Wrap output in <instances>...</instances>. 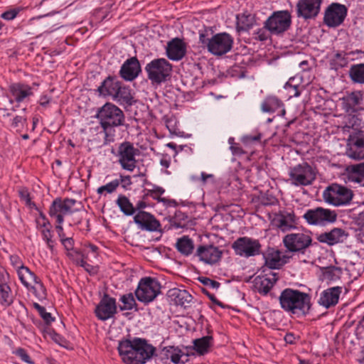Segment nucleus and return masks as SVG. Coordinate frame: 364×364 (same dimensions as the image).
<instances>
[{
  "label": "nucleus",
  "instance_id": "4c0bfd02",
  "mask_svg": "<svg viewBox=\"0 0 364 364\" xmlns=\"http://www.w3.org/2000/svg\"><path fill=\"white\" fill-rule=\"evenodd\" d=\"M348 75L353 82L364 84V63L352 65Z\"/></svg>",
  "mask_w": 364,
  "mask_h": 364
},
{
  "label": "nucleus",
  "instance_id": "58836bf2",
  "mask_svg": "<svg viewBox=\"0 0 364 364\" xmlns=\"http://www.w3.org/2000/svg\"><path fill=\"white\" fill-rule=\"evenodd\" d=\"M213 341V337L210 336H203L200 338L193 341L194 350L198 355H204L209 351Z\"/></svg>",
  "mask_w": 364,
  "mask_h": 364
},
{
  "label": "nucleus",
  "instance_id": "0e129e2a",
  "mask_svg": "<svg viewBox=\"0 0 364 364\" xmlns=\"http://www.w3.org/2000/svg\"><path fill=\"white\" fill-rule=\"evenodd\" d=\"M147 206V204L146 203L144 200V198L139 201H138L136 203V204L134 206V208H135V213L136 212H145L144 210H143L145 208H146Z\"/></svg>",
  "mask_w": 364,
  "mask_h": 364
},
{
  "label": "nucleus",
  "instance_id": "ddd939ff",
  "mask_svg": "<svg viewBox=\"0 0 364 364\" xmlns=\"http://www.w3.org/2000/svg\"><path fill=\"white\" fill-rule=\"evenodd\" d=\"M291 183L294 186H309L316 179V171L308 163L304 162L290 169Z\"/></svg>",
  "mask_w": 364,
  "mask_h": 364
},
{
  "label": "nucleus",
  "instance_id": "0eeeda50",
  "mask_svg": "<svg viewBox=\"0 0 364 364\" xmlns=\"http://www.w3.org/2000/svg\"><path fill=\"white\" fill-rule=\"evenodd\" d=\"M145 70L152 84L159 85L171 75L172 65L165 58H157L147 63Z\"/></svg>",
  "mask_w": 364,
  "mask_h": 364
},
{
  "label": "nucleus",
  "instance_id": "a878e982",
  "mask_svg": "<svg viewBox=\"0 0 364 364\" xmlns=\"http://www.w3.org/2000/svg\"><path fill=\"white\" fill-rule=\"evenodd\" d=\"M343 108L348 113H355L362 108L360 105L363 101V95L361 91H354L348 93L342 98Z\"/></svg>",
  "mask_w": 364,
  "mask_h": 364
},
{
  "label": "nucleus",
  "instance_id": "2eb2a0df",
  "mask_svg": "<svg viewBox=\"0 0 364 364\" xmlns=\"http://www.w3.org/2000/svg\"><path fill=\"white\" fill-rule=\"evenodd\" d=\"M348 13L347 7L339 3L331 4L325 10L323 23L329 28H336L341 25Z\"/></svg>",
  "mask_w": 364,
  "mask_h": 364
},
{
  "label": "nucleus",
  "instance_id": "2f4dec72",
  "mask_svg": "<svg viewBox=\"0 0 364 364\" xmlns=\"http://www.w3.org/2000/svg\"><path fill=\"white\" fill-rule=\"evenodd\" d=\"M277 281V278L275 274H272L271 278L266 276H257L254 280V286L259 293L266 295Z\"/></svg>",
  "mask_w": 364,
  "mask_h": 364
},
{
  "label": "nucleus",
  "instance_id": "5701e85b",
  "mask_svg": "<svg viewBox=\"0 0 364 364\" xmlns=\"http://www.w3.org/2000/svg\"><path fill=\"white\" fill-rule=\"evenodd\" d=\"M134 223L141 229L149 232L161 231V224L148 212H138L134 217Z\"/></svg>",
  "mask_w": 364,
  "mask_h": 364
},
{
  "label": "nucleus",
  "instance_id": "13d9d810",
  "mask_svg": "<svg viewBox=\"0 0 364 364\" xmlns=\"http://www.w3.org/2000/svg\"><path fill=\"white\" fill-rule=\"evenodd\" d=\"M18 13V10L11 9V10L4 12L1 16V18H3L5 20L10 21V20H13L14 18H15L16 16H17Z\"/></svg>",
  "mask_w": 364,
  "mask_h": 364
},
{
  "label": "nucleus",
  "instance_id": "a19ab883",
  "mask_svg": "<svg viewBox=\"0 0 364 364\" xmlns=\"http://www.w3.org/2000/svg\"><path fill=\"white\" fill-rule=\"evenodd\" d=\"M116 203L119 208L120 210L125 215L130 216L135 213L134 205L130 202L129 199L127 196L124 195H119L116 201Z\"/></svg>",
  "mask_w": 364,
  "mask_h": 364
},
{
  "label": "nucleus",
  "instance_id": "dca6fc26",
  "mask_svg": "<svg viewBox=\"0 0 364 364\" xmlns=\"http://www.w3.org/2000/svg\"><path fill=\"white\" fill-rule=\"evenodd\" d=\"M298 218L296 216L294 211L291 210H279L277 213L274 214V218L272 220L273 226L279 229L282 232L290 231L296 228Z\"/></svg>",
  "mask_w": 364,
  "mask_h": 364
},
{
  "label": "nucleus",
  "instance_id": "f3484780",
  "mask_svg": "<svg viewBox=\"0 0 364 364\" xmlns=\"http://www.w3.org/2000/svg\"><path fill=\"white\" fill-rule=\"evenodd\" d=\"M233 43V38L227 33L214 35L208 44V51L215 55H222L229 52Z\"/></svg>",
  "mask_w": 364,
  "mask_h": 364
},
{
  "label": "nucleus",
  "instance_id": "680f3d73",
  "mask_svg": "<svg viewBox=\"0 0 364 364\" xmlns=\"http://www.w3.org/2000/svg\"><path fill=\"white\" fill-rule=\"evenodd\" d=\"M62 244L64 245L66 250H72L74 245V240L72 237H64L60 240Z\"/></svg>",
  "mask_w": 364,
  "mask_h": 364
},
{
  "label": "nucleus",
  "instance_id": "f03ea898",
  "mask_svg": "<svg viewBox=\"0 0 364 364\" xmlns=\"http://www.w3.org/2000/svg\"><path fill=\"white\" fill-rule=\"evenodd\" d=\"M279 301L281 308L292 314L306 315L311 306V296L308 294L291 288L281 292Z\"/></svg>",
  "mask_w": 364,
  "mask_h": 364
},
{
  "label": "nucleus",
  "instance_id": "de8ad7c7",
  "mask_svg": "<svg viewBox=\"0 0 364 364\" xmlns=\"http://www.w3.org/2000/svg\"><path fill=\"white\" fill-rule=\"evenodd\" d=\"M119 186V181L117 179H115L108 183H107L105 186H102L99 187L97 190V193L102 194L105 191H106L107 193H112L116 191L117 187Z\"/></svg>",
  "mask_w": 364,
  "mask_h": 364
},
{
  "label": "nucleus",
  "instance_id": "49530a36",
  "mask_svg": "<svg viewBox=\"0 0 364 364\" xmlns=\"http://www.w3.org/2000/svg\"><path fill=\"white\" fill-rule=\"evenodd\" d=\"M341 268L332 267L326 272L325 276L328 281L336 282L341 279Z\"/></svg>",
  "mask_w": 364,
  "mask_h": 364
},
{
  "label": "nucleus",
  "instance_id": "39448f33",
  "mask_svg": "<svg viewBox=\"0 0 364 364\" xmlns=\"http://www.w3.org/2000/svg\"><path fill=\"white\" fill-rule=\"evenodd\" d=\"M80 208V203L75 199L57 198L52 202L48 213L50 217L56 219L58 224H62L65 216L72 215Z\"/></svg>",
  "mask_w": 364,
  "mask_h": 364
},
{
  "label": "nucleus",
  "instance_id": "c756f323",
  "mask_svg": "<svg viewBox=\"0 0 364 364\" xmlns=\"http://www.w3.org/2000/svg\"><path fill=\"white\" fill-rule=\"evenodd\" d=\"M168 296L177 306H186L192 300V296L186 291L173 288L168 291Z\"/></svg>",
  "mask_w": 364,
  "mask_h": 364
},
{
  "label": "nucleus",
  "instance_id": "9d476101",
  "mask_svg": "<svg viewBox=\"0 0 364 364\" xmlns=\"http://www.w3.org/2000/svg\"><path fill=\"white\" fill-rule=\"evenodd\" d=\"M139 154V150L132 143L124 141L119 145L116 156L122 168L132 172L136 167V156Z\"/></svg>",
  "mask_w": 364,
  "mask_h": 364
},
{
  "label": "nucleus",
  "instance_id": "3c124183",
  "mask_svg": "<svg viewBox=\"0 0 364 364\" xmlns=\"http://www.w3.org/2000/svg\"><path fill=\"white\" fill-rule=\"evenodd\" d=\"M26 124V118L23 116H16L12 121L11 127L16 129V131L20 132Z\"/></svg>",
  "mask_w": 364,
  "mask_h": 364
},
{
  "label": "nucleus",
  "instance_id": "f257e3e1",
  "mask_svg": "<svg viewBox=\"0 0 364 364\" xmlns=\"http://www.w3.org/2000/svg\"><path fill=\"white\" fill-rule=\"evenodd\" d=\"M117 349L122 361L127 364H144L154 355L156 350L145 339L139 338L119 341Z\"/></svg>",
  "mask_w": 364,
  "mask_h": 364
},
{
  "label": "nucleus",
  "instance_id": "20e7f679",
  "mask_svg": "<svg viewBox=\"0 0 364 364\" xmlns=\"http://www.w3.org/2000/svg\"><path fill=\"white\" fill-rule=\"evenodd\" d=\"M302 218L309 226L324 228L336 223L338 214L334 210L319 206L306 210Z\"/></svg>",
  "mask_w": 364,
  "mask_h": 364
},
{
  "label": "nucleus",
  "instance_id": "338daca9",
  "mask_svg": "<svg viewBox=\"0 0 364 364\" xmlns=\"http://www.w3.org/2000/svg\"><path fill=\"white\" fill-rule=\"evenodd\" d=\"M50 101V97H48L47 95H44L40 98L39 103L41 106L46 107L48 105Z\"/></svg>",
  "mask_w": 364,
  "mask_h": 364
},
{
  "label": "nucleus",
  "instance_id": "603ef678",
  "mask_svg": "<svg viewBox=\"0 0 364 364\" xmlns=\"http://www.w3.org/2000/svg\"><path fill=\"white\" fill-rule=\"evenodd\" d=\"M267 29L264 26L263 28H259L256 32L253 33V38L259 41H267L269 38V34L267 32Z\"/></svg>",
  "mask_w": 364,
  "mask_h": 364
},
{
  "label": "nucleus",
  "instance_id": "7c9ffc66",
  "mask_svg": "<svg viewBox=\"0 0 364 364\" xmlns=\"http://www.w3.org/2000/svg\"><path fill=\"white\" fill-rule=\"evenodd\" d=\"M346 172L350 182L364 186V162L347 166Z\"/></svg>",
  "mask_w": 364,
  "mask_h": 364
},
{
  "label": "nucleus",
  "instance_id": "6e6d98bb",
  "mask_svg": "<svg viewBox=\"0 0 364 364\" xmlns=\"http://www.w3.org/2000/svg\"><path fill=\"white\" fill-rule=\"evenodd\" d=\"M16 355H18L23 361L29 364H34L25 349L21 348H18L16 350Z\"/></svg>",
  "mask_w": 364,
  "mask_h": 364
},
{
  "label": "nucleus",
  "instance_id": "79ce46f5",
  "mask_svg": "<svg viewBox=\"0 0 364 364\" xmlns=\"http://www.w3.org/2000/svg\"><path fill=\"white\" fill-rule=\"evenodd\" d=\"M171 226L176 229L184 228L187 226L188 222V216L186 213L177 210L173 217L169 219Z\"/></svg>",
  "mask_w": 364,
  "mask_h": 364
},
{
  "label": "nucleus",
  "instance_id": "ea45409f",
  "mask_svg": "<svg viewBox=\"0 0 364 364\" xmlns=\"http://www.w3.org/2000/svg\"><path fill=\"white\" fill-rule=\"evenodd\" d=\"M347 55L348 53L344 51H336L330 60L331 69L338 70L346 67L348 63Z\"/></svg>",
  "mask_w": 364,
  "mask_h": 364
},
{
  "label": "nucleus",
  "instance_id": "37998d69",
  "mask_svg": "<svg viewBox=\"0 0 364 364\" xmlns=\"http://www.w3.org/2000/svg\"><path fill=\"white\" fill-rule=\"evenodd\" d=\"M254 17L251 14H242L237 16V31H248L254 25Z\"/></svg>",
  "mask_w": 364,
  "mask_h": 364
},
{
  "label": "nucleus",
  "instance_id": "9b49d317",
  "mask_svg": "<svg viewBox=\"0 0 364 364\" xmlns=\"http://www.w3.org/2000/svg\"><path fill=\"white\" fill-rule=\"evenodd\" d=\"M17 272L21 282L25 287L31 289L38 298L46 297V289L43 283L27 267L21 264Z\"/></svg>",
  "mask_w": 364,
  "mask_h": 364
},
{
  "label": "nucleus",
  "instance_id": "bf43d9fd",
  "mask_svg": "<svg viewBox=\"0 0 364 364\" xmlns=\"http://www.w3.org/2000/svg\"><path fill=\"white\" fill-rule=\"evenodd\" d=\"M37 228L41 229H46L50 227V223L46 217H43V220H36Z\"/></svg>",
  "mask_w": 364,
  "mask_h": 364
},
{
  "label": "nucleus",
  "instance_id": "72a5a7b5",
  "mask_svg": "<svg viewBox=\"0 0 364 364\" xmlns=\"http://www.w3.org/2000/svg\"><path fill=\"white\" fill-rule=\"evenodd\" d=\"M112 99L121 105H132L134 102V97L131 93V90L127 86L121 84L119 88L116 92Z\"/></svg>",
  "mask_w": 364,
  "mask_h": 364
},
{
  "label": "nucleus",
  "instance_id": "6ab92c4d",
  "mask_svg": "<svg viewBox=\"0 0 364 364\" xmlns=\"http://www.w3.org/2000/svg\"><path fill=\"white\" fill-rule=\"evenodd\" d=\"M322 0H299L296 15L305 20L316 18L320 12Z\"/></svg>",
  "mask_w": 364,
  "mask_h": 364
},
{
  "label": "nucleus",
  "instance_id": "7ed1b4c3",
  "mask_svg": "<svg viewBox=\"0 0 364 364\" xmlns=\"http://www.w3.org/2000/svg\"><path fill=\"white\" fill-rule=\"evenodd\" d=\"M96 118L105 135V140L114 136V128L125 125L123 111L112 102H106L98 109Z\"/></svg>",
  "mask_w": 364,
  "mask_h": 364
},
{
  "label": "nucleus",
  "instance_id": "5fc2aeb1",
  "mask_svg": "<svg viewBox=\"0 0 364 364\" xmlns=\"http://www.w3.org/2000/svg\"><path fill=\"white\" fill-rule=\"evenodd\" d=\"M199 281L205 286L210 287L213 289H218L220 286V282L213 280L208 277H201L198 278Z\"/></svg>",
  "mask_w": 364,
  "mask_h": 364
},
{
  "label": "nucleus",
  "instance_id": "e2e57ef3",
  "mask_svg": "<svg viewBox=\"0 0 364 364\" xmlns=\"http://www.w3.org/2000/svg\"><path fill=\"white\" fill-rule=\"evenodd\" d=\"M199 41L202 44L203 47H206L208 49V44L210 41V38H208L207 34L200 33L199 35Z\"/></svg>",
  "mask_w": 364,
  "mask_h": 364
},
{
  "label": "nucleus",
  "instance_id": "4d7b16f0",
  "mask_svg": "<svg viewBox=\"0 0 364 364\" xmlns=\"http://www.w3.org/2000/svg\"><path fill=\"white\" fill-rule=\"evenodd\" d=\"M18 194L22 200H24L26 202V204L28 205H33L34 203H31V199L30 198V194L28 193V191L26 188H21L18 190Z\"/></svg>",
  "mask_w": 364,
  "mask_h": 364
},
{
  "label": "nucleus",
  "instance_id": "aec40b11",
  "mask_svg": "<svg viewBox=\"0 0 364 364\" xmlns=\"http://www.w3.org/2000/svg\"><path fill=\"white\" fill-rule=\"evenodd\" d=\"M316 239L320 243L326 244L328 246L343 243L348 237V233L341 228H333L329 231L316 233Z\"/></svg>",
  "mask_w": 364,
  "mask_h": 364
},
{
  "label": "nucleus",
  "instance_id": "412c9836",
  "mask_svg": "<svg viewBox=\"0 0 364 364\" xmlns=\"http://www.w3.org/2000/svg\"><path fill=\"white\" fill-rule=\"evenodd\" d=\"M346 155L353 159H364V134H352L348 139Z\"/></svg>",
  "mask_w": 364,
  "mask_h": 364
},
{
  "label": "nucleus",
  "instance_id": "864d4df0",
  "mask_svg": "<svg viewBox=\"0 0 364 364\" xmlns=\"http://www.w3.org/2000/svg\"><path fill=\"white\" fill-rule=\"evenodd\" d=\"M285 90L289 94V98L293 97H299L300 95V91L299 90V85H291L289 82L284 85Z\"/></svg>",
  "mask_w": 364,
  "mask_h": 364
},
{
  "label": "nucleus",
  "instance_id": "f8f14e48",
  "mask_svg": "<svg viewBox=\"0 0 364 364\" xmlns=\"http://www.w3.org/2000/svg\"><path fill=\"white\" fill-rule=\"evenodd\" d=\"M291 16L288 11H274L264 22V27L272 34H281L289 29Z\"/></svg>",
  "mask_w": 364,
  "mask_h": 364
},
{
  "label": "nucleus",
  "instance_id": "774afa93",
  "mask_svg": "<svg viewBox=\"0 0 364 364\" xmlns=\"http://www.w3.org/2000/svg\"><path fill=\"white\" fill-rule=\"evenodd\" d=\"M357 360L360 364H364V345L361 348Z\"/></svg>",
  "mask_w": 364,
  "mask_h": 364
},
{
  "label": "nucleus",
  "instance_id": "393cba45",
  "mask_svg": "<svg viewBox=\"0 0 364 364\" xmlns=\"http://www.w3.org/2000/svg\"><path fill=\"white\" fill-rule=\"evenodd\" d=\"M186 43L183 39L174 38L167 43L166 53L170 60L178 61L186 55Z\"/></svg>",
  "mask_w": 364,
  "mask_h": 364
},
{
  "label": "nucleus",
  "instance_id": "c9c22d12",
  "mask_svg": "<svg viewBox=\"0 0 364 364\" xmlns=\"http://www.w3.org/2000/svg\"><path fill=\"white\" fill-rule=\"evenodd\" d=\"M283 102L275 96H268L261 105V109L264 112L272 113L280 108H283Z\"/></svg>",
  "mask_w": 364,
  "mask_h": 364
},
{
  "label": "nucleus",
  "instance_id": "6e6552de",
  "mask_svg": "<svg viewBox=\"0 0 364 364\" xmlns=\"http://www.w3.org/2000/svg\"><path fill=\"white\" fill-rule=\"evenodd\" d=\"M161 287L160 282L156 278L143 277L139 282L135 296L139 301L148 304L161 294Z\"/></svg>",
  "mask_w": 364,
  "mask_h": 364
},
{
  "label": "nucleus",
  "instance_id": "473e14b6",
  "mask_svg": "<svg viewBox=\"0 0 364 364\" xmlns=\"http://www.w3.org/2000/svg\"><path fill=\"white\" fill-rule=\"evenodd\" d=\"M363 122L360 118L356 115H349L342 130L343 132L349 133V135L360 134H363Z\"/></svg>",
  "mask_w": 364,
  "mask_h": 364
},
{
  "label": "nucleus",
  "instance_id": "a18cd8bd",
  "mask_svg": "<svg viewBox=\"0 0 364 364\" xmlns=\"http://www.w3.org/2000/svg\"><path fill=\"white\" fill-rule=\"evenodd\" d=\"M120 301L123 305L119 306L121 311L132 310L136 306V301L132 293L121 296Z\"/></svg>",
  "mask_w": 364,
  "mask_h": 364
},
{
  "label": "nucleus",
  "instance_id": "052dcab7",
  "mask_svg": "<svg viewBox=\"0 0 364 364\" xmlns=\"http://www.w3.org/2000/svg\"><path fill=\"white\" fill-rule=\"evenodd\" d=\"M38 313L41 318L47 324L50 323L54 320L51 314L48 312H46V309L44 307L43 309V311H39Z\"/></svg>",
  "mask_w": 364,
  "mask_h": 364
},
{
  "label": "nucleus",
  "instance_id": "e433bc0d",
  "mask_svg": "<svg viewBox=\"0 0 364 364\" xmlns=\"http://www.w3.org/2000/svg\"><path fill=\"white\" fill-rule=\"evenodd\" d=\"M160 354L161 359H170L174 364L179 363L181 358L184 355L178 348L173 346L164 347Z\"/></svg>",
  "mask_w": 364,
  "mask_h": 364
},
{
  "label": "nucleus",
  "instance_id": "4be33fe9",
  "mask_svg": "<svg viewBox=\"0 0 364 364\" xmlns=\"http://www.w3.org/2000/svg\"><path fill=\"white\" fill-rule=\"evenodd\" d=\"M223 252L213 245H202L197 247L195 255L205 264H214L220 261Z\"/></svg>",
  "mask_w": 364,
  "mask_h": 364
},
{
  "label": "nucleus",
  "instance_id": "09e8293b",
  "mask_svg": "<svg viewBox=\"0 0 364 364\" xmlns=\"http://www.w3.org/2000/svg\"><path fill=\"white\" fill-rule=\"evenodd\" d=\"M165 192V190L160 186H153V188L150 190H147V193L146 194V196H150L153 198L154 200H158L159 202H161V199L164 198H161V196Z\"/></svg>",
  "mask_w": 364,
  "mask_h": 364
},
{
  "label": "nucleus",
  "instance_id": "f704fd0d",
  "mask_svg": "<svg viewBox=\"0 0 364 364\" xmlns=\"http://www.w3.org/2000/svg\"><path fill=\"white\" fill-rule=\"evenodd\" d=\"M175 247L182 255L186 257L191 255L195 247L193 240L187 235L178 238Z\"/></svg>",
  "mask_w": 364,
  "mask_h": 364
},
{
  "label": "nucleus",
  "instance_id": "b1692460",
  "mask_svg": "<svg viewBox=\"0 0 364 364\" xmlns=\"http://www.w3.org/2000/svg\"><path fill=\"white\" fill-rule=\"evenodd\" d=\"M141 72L139 61L136 57L128 58L121 66L120 77L126 81H133Z\"/></svg>",
  "mask_w": 364,
  "mask_h": 364
},
{
  "label": "nucleus",
  "instance_id": "4468645a",
  "mask_svg": "<svg viewBox=\"0 0 364 364\" xmlns=\"http://www.w3.org/2000/svg\"><path fill=\"white\" fill-rule=\"evenodd\" d=\"M262 245L258 240L248 237H238L232 244L235 255L243 257H250L261 253Z\"/></svg>",
  "mask_w": 364,
  "mask_h": 364
},
{
  "label": "nucleus",
  "instance_id": "a211bd4d",
  "mask_svg": "<svg viewBox=\"0 0 364 364\" xmlns=\"http://www.w3.org/2000/svg\"><path fill=\"white\" fill-rule=\"evenodd\" d=\"M117 312L116 299L107 294H104L95 310L96 316L101 321H107L114 317Z\"/></svg>",
  "mask_w": 364,
  "mask_h": 364
},
{
  "label": "nucleus",
  "instance_id": "1a4fd4ad",
  "mask_svg": "<svg viewBox=\"0 0 364 364\" xmlns=\"http://www.w3.org/2000/svg\"><path fill=\"white\" fill-rule=\"evenodd\" d=\"M311 232L289 233L283 237L284 247L289 252L304 254L313 245Z\"/></svg>",
  "mask_w": 364,
  "mask_h": 364
},
{
  "label": "nucleus",
  "instance_id": "69168bd1",
  "mask_svg": "<svg viewBox=\"0 0 364 364\" xmlns=\"http://www.w3.org/2000/svg\"><path fill=\"white\" fill-rule=\"evenodd\" d=\"M203 291L207 294V296L209 297L210 301H213L215 304H216V305H218V306H220L222 308L225 307V305L221 301L218 300L216 299V297L213 294H211L208 293L205 290H204Z\"/></svg>",
  "mask_w": 364,
  "mask_h": 364
},
{
  "label": "nucleus",
  "instance_id": "c03bdc74",
  "mask_svg": "<svg viewBox=\"0 0 364 364\" xmlns=\"http://www.w3.org/2000/svg\"><path fill=\"white\" fill-rule=\"evenodd\" d=\"M282 264L279 251H274L265 257V264L270 269H279Z\"/></svg>",
  "mask_w": 364,
  "mask_h": 364
},
{
  "label": "nucleus",
  "instance_id": "c85d7f7f",
  "mask_svg": "<svg viewBox=\"0 0 364 364\" xmlns=\"http://www.w3.org/2000/svg\"><path fill=\"white\" fill-rule=\"evenodd\" d=\"M9 91L17 102H23L26 97L33 95L32 88L26 84L14 83L9 86Z\"/></svg>",
  "mask_w": 364,
  "mask_h": 364
},
{
  "label": "nucleus",
  "instance_id": "8fccbe9b",
  "mask_svg": "<svg viewBox=\"0 0 364 364\" xmlns=\"http://www.w3.org/2000/svg\"><path fill=\"white\" fill-rule=\"evenodd\" d=\"M41 235L43 236V239L46 241L48 247L51 250H53V247L55 245V241L53 240H52L53 235L51 234L50 228H46V229H42L41 230Z\"/></svg>",
  "mask_w": 364,
  "mask_h": 364
},
{
  "label": "nucleus",
  "instance_id": "bb28decb",
  "mask_svg": "<svg viewBox=\"0 0 364 364\" xmlns=\"http://www.w3.org/2000/svg\"><path fill=\"white\" fill-rule=\"evenodd\" d=\"M342 292L341 287L328 288L321 294L318 304L326 309L336 305Z\"/></svg>",
  "mask_w": 364,
  "mask_h": 364
},
{
  "label": "nucleus",
  "instance_id": "423d86ee",
  "mask_svg": "<svg viewBox=\"0 0 364 364\" xmlns=\"http://www.w3.org/2000/svg\"><path fill=\"white\" fill-rule=\"evenodd\" d=\"M353 196L350 189L337 183L331 184L323 193L325 202L337 207L350 204Z\"/></svg>",
  "mask_w": 364,
  "mask_h": 364
},
{
  "label": "nucleus",
  "instance_id": "cd10ccee",
  "mask_svg": "<svg viewBox=\"0 0 364 364\" xmlns=\"http://www.w3.org/2000/svg\"><path fill=\"white\" fill-rule=\"evenodd\" d=\"M122 82L119 81L116 76L109 75L106 77L98 87L97 91L100 95L107 97H114L117 90L119 88Z\"/></svg>",
  "mask_w": 364,
  "mask_h": 364
}]
</instances>
